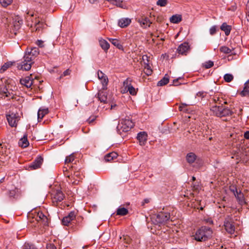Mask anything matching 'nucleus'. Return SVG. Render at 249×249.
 Here are the masks:
<instances>
[{
  "label": "nucleus",
  "instance_id": "f257e3e1",
  "mask_svg": "<svg viewBox=\"0 0 249 249\" xmlns=\"http://www.w3.org/2000/svg\"><path fill=\"white\" fill-rule=\"evenodd\" d=\"M16 89L17 87L9 84L6 85H0V98L4 99L7 98V100L16 99L17 96L15 90Z\"/></svg>",
  "mask_w": 249,
  "mask_h": 249
},
{
  "label": "nucleus",
  "instance_id": "de8ad7c7",
  "mask_svg": "<svg viewBox=\"0 0 249 249\" xmlns=\"http://www.w3.org/2000/svg\"><path fill=\"white\" fill-rule=\"evenodd\" d=\"M213 62L212 61H208L207 62H206L204 64V66L206 69L210 68L212 67H213Z\"/></svg>",
  "mask_w": 249,
  "mask_h": 249
},
{
  "label": "nucleus",
  "instance_id": "8fccbe9b",
  "mask_svg": "<svg viewBox=\"0 0 249 249\" xmlns=\"http://www.w3.org/2000/svg\"><path fill=\"white\" fill-rule=\"evenodd\" d=\"M71 71L68 69L65 71L63 73L61 74V75L60 76L59 79H61L63 77L66 76L68 75H69L71 74Z\"/></svg>",
  "mask_w": 249,
  "mask_h": 249
},
{
  "label": "nucleus",
  "instance_id": "393cba45",
  "mask_svg": "<svg viewBox=\"0 0 249 249\" xmlns=\"http://www.w3.org/2000/svg\"><path fill=\"white\" fill-rule=\"evenodd\" d=\"M118 157V154L116 152H112L108 153L105 156V160L106 161H110Z\"/></svg>",
  "mask_w": 249,
  "mask_h": 249
},
{
  "label": "nucleus",
  "instance_id": "473e14b6",
  "mask_svg": "<svg viewBox=\"0 0 249 249\" xmlns=\"http://www.w3.org/2000/svg\"><path fill=\"white\" fill-rule=\"evenodd\" d=\"M128 213V210L124 207L119 208L116 211V213L117 215L122 216L126 215Z\"/></svg>",
  "mask_w": 249,
  "mask_h": 249
},
{
  "label": "nucleus",
  "instance_id": "ddd939ff",
  "mask_svg": "<svg viewBox=\"0 0 249 249\" xmlns=\"http://www.w3.org/2000/svg\"><path fill=\"white\" fill-rule=\"evenodd\" d=\"M34 63L33 61H27L26 59L23 57V61L18 64L17 68L18 70L24 71H29L31 69L32 65Z\"/></svg>",
  "mask_w": 249,
  "mask_h": 249
},
{
  "label": "nucleus",
  "instance_id": "3c124183",
  "mask_svg": "<svg viewBox=\"0 0 249 249\" xmlns=\"http://www.w3.org/2000/svg\"><path fill=\"white\" fill-rule=\"evenodd\" d=\"M207 95V93L204 91H199L196 94V96L198 97H200L201 98H203L205 97Z\"/></svg>",
  "mask_w": 249,
  "mask_h": 249
},
{
  "label": "nucleus",
  "instance_id": "6ab92c4d",
  "mask_svg": "<svg viewBox=\"0 0 249 249\" xmlns=\"http://www.w3.org/2000/svg\"><path fill=\"white\" fill-rule=\"evenodd\" d=\"M236 194H235V196L239 204L241 205H244L246 203L244 194L241 192V191L239 192L237 189H235Z\"/></svg>",
  "mask_w": 249,
  "mask_h": 249
},
{
  "label": "nucleus",
  "instance_id": "c756f323",
  "mask_svg": "<svg viewBox=\"0 0 249 249\" xmlns=\"http://www.w3.org/2000/svg\"><path fill=\"white\" fill-rule=\"evenodd\" d=\"M182 20V17L180 15H173L170 18V21L173 23H178L180 22Z\"/></svg>",
  "mask_w": 249,
  "mask_h": 249
},
{
  "label": "nucleus",
  "instance_id": "412c9836",
  "mask_svg": "<svg viewBox=\"0 0 249 249\" xmlns=\"http://www.w3.org/2000/svg\"><path fill=\"white\" fill-rule=\"evenodd\" d=\"M18 144L20 146L24 148L27 147L29 145V142L27 139V134H25L23 135V137L20 139L18 142Z\"/></svg>",
  "mask_w": 249,
  "mask_h": 249
},
{
  "label": "nucleus",
  "instance_id": "0eeeda50",
  "mask_svg": "<svg viewBox=\"0 0 249 249\" xmlns=\"http://www.w3.org/2000/svg\"><path fill=\"white\" fill-rule=\"evenodd\" d=\"M134 125V123L132 120L129 119H123L121 122L118 124L117 129L119 131L127 132L129 131Z\"/></svg>",
  "mask_w": 249,
  "mask_h": 249
},
{
  "label": "nucleus",
  "instance_id": "9d476101",
  "mask_svg": "<svg viewBox=\"0 0 249 249\" xmlns=\"http://www.w3.org/2000/svg\"><path fill=\"white\" fill-rule=\"evenodd\" d=\"M136 20L140 24L141 27L143 28H146L147 27H149L152 24V22L149 18L143 15L141 16L140 18H137Z\"/></svg>",
  "mask_w": 249,
  "mask_h": 249
},
{
  "label": "nucleus",
  "instance_id": "a19ab883",
  "mask_svg": "<svg viewBox=\"0 0 249 249\" xmlns=\"http://www.w3.org/2000/svg\"><path fill=\"white\" fill-rule=\"evenodd\" d=\"M71 221V219L66 216L62 219V223L65 226H68Z\"/></svg>",
  "mask_w": 249,
  "mask_h": 249
},
{
  "label": "nucleus",
  "instance_id": "79ce46f5",
  "mask_svg": "<svg viewBox=\"0 0 249 249\" xmlns=\"http://www.w3.org/2000/svg\"><path fill=\"white\" fill-rule=\"evenodd\" d=\"M12 1L13 0H0V2L3 7H7L12 3Z\"/></svg>",
  "mask_w": 249,
  "mask_h": 249
},
{
  "label": "nucleus",
  "instance_id": "72a5a7b5",
  "mask_svg": "<svg viewBox=\"0 0 249 249\" xmlns=\"http://www.w3.org/2000/svg\"><path fill=\"white\" fill-rule=\"evenodd\" d=\"M36 57L33 55V54H31V53L29 52H26L24 58L26 59L27 61H33Z\"/></svg>",
  "mask_w": 249,
  "mask_h": 249
},
{
  "label": "nucleus",
  "instance_id": "aec40b11",
  "mask_svg": "<svg viewBox=\"0 0 249 249\" xmlns=\"http://www.w3.org/2000/svg\"><path fill=\"white\" fill-rule=\"evenodd\" d=\"M131 22V19L128 18H120L118 22L119 26L121 28H125L127 27Z\"/></svg>",
  "mask_w": 249,
  "mask_h": 249
},
{
  "label": "nucleus",
  "instance_id": "e2e57ef3",
  "mask_svg": "<svg viewBox=\"0 0 249 249\" xmlns=\"http://www.w3.org/2000/svg\"><path fill=\"white\" fill-rule=\"evenodd\" d=\"M219 97H214L213 98V102L215 103H217V102L218 101H219Z\"/></svg>",
  "mask_w": 249,
  "mask_h": 249
},
{
  "label": "nucleus",
  "instance_id": "a878e982",
  "mask_svg": "<svg viewBox=\"0 0 249 249\" xmlns=\"http://www.w3.org/2000/svg\"><path fill=\"white\" fill-rule=\"evenodd\" d=\"M196 157L195 153L190 152L187 155L186 160L189 163L192 164L196 160Z\"/></svg>",
  "mask_w": 249,
  "mask_h": 249
},
{
  "label": "nucleus",
  "instance_id": "13d9d810",
  "mask_svg": "<svg viewBox=\"0 0 249 249\" xmlns=\"http://www.w3.org/2000/svg\"><path fill=\"white\" fill-rule=\"evenodd\" d=\"M205 221L206 223H207L208 224H213V221L210 218L205 219Z\"/></svg>",
  "mask_w": 249,
  "mask_h": 249
},
{
  "label": "nucleus",
  "instance_id": "0e129e2a",
  "mask_svg": "<svg viewBox=\"0 0 249 249\" xmlns=\"http://www.w3.org/2000/svg\"><path fill=\"white\" fill-rule=\"evenodd\" d=\"M199 186L197 185H194L193 186V188L194 191H197L198 189Z\"/></svg>",
  "mask_w": 249,
  "mask_h": 249
},
{
  "label": "nucleus",
  "instance_id": "f03ea898",
  "mask_svg": "<svg viewBox=\"0 0 249 249\" xmlns=\"http://www.w3.org/2000/svg\"><path fill=\"white\" fill-rule=\"evenodd\" d=\"M212 234L213 231L211 228L202 226L196 231L194 239L198 242L205 241L212 237Z\"/></svg>",
  "mask_w": 249,
  "mask_h": 249
},
{
  "label": "nucleus",
  "instance_id": "864d4df0",
  "mask_svg": "<svg viewBox=\"0 0 249 249\" xmlns=\"http://www.w3.org/2000/svg\"><path fill=\"white\" fill-rule=\"evenodd\" d=\"M96 116H90L88 120H87V122L89 123V124H91L95 120H96Z\"/></svg>",
  "mask_w": 249,
  "mask_h": 249
},
{
  "label": "nucleus",
  "instance_id": "9b49d317",
  "mask_svg": "<svg viewBox=\"0 0 249 249\" xmlns=\"http://www.w3.org/2000/svg\"><path fill=\"white\" fill-rule=\"evenodd\" d=\"M131 80L127 78L123 83L124 87V90L129 92L132 95H135L137 94V90L131 84Z\"/></svg>",
  "mask_w": 249,
  "mask_h": 249
},
{
  "label": "nucleus",
  "instance_id": "a18cd8bd",
  "mask_svg": "<svg viewBox=\"0 0 249 249\" xmlns=\"http://www.w3.org/2000/svg\"><path fill=\"white\" fill-rule=\"evenodd\" d=\"M34 17V13H31L30 12H28L26 13V16H25V18L27 21H29L31 20L32 22L33 21V17Z\"/></svg>",
  "mask_w": 249,
  "mask_h": 249
},
{
  "label": "nucleus",
  "instance_id": "6e6552de",
  "mask_svg": "<svg viewBox=\"0 0 249 249\" xmlns=\"http://www.w3.org/2000/svg\"><path fill=\"white\" fill-rule=\"evenodd\" d=\"M36 224H40L43 226H48L49 224V219L42 212H36L34 217Z\"/></svg>",
  "mask_w": 249,
  "mask_h": 249
},
{
  "label": "nucleus",
  "instance_id": "052dcab7",
  "mask_svg": "<svg viewBox=\"0 0 249 249\" xmlns=\"http://www.w3.org/2000/svg\"><path fill=\"white\" fill-rule=\"evenodd\" d=\"M244 137L246 139H249V131H247L244 133Z\"/></svg>",
  "mask_w": 249,
  "mask_h": 249
},
{
  "label": "nucleus",
  "instance_id": "bb28decb",
  "mask_svg": "<svg viewBox=\"0 0 249 249\" xmlns=\"http://www.w3.org/2000/svg\"><path fill=\"white\" fill-rule=\"evenodd\" d=\"M99 44L102 49L105 52H107L110 47V45L107 41L103 39L99 40Z\"/></svg>",
  "mask_w": 249,
  "mask_h": 249
},
{
  "label": "nucleus",
  "instance_id": "338daca9",
  "mask_svg": "<svg viewBox=\"0 0 249 249\" xmlns=\"http://www.w3.org/2000/svg\"><path fill=\"white\" fill-rule=\"evenodd\" d=\"M246 8H247V10L248 11V13L249 16V0H248V2L247 3Z\"/></svg>",
  "mask_w": 249,
  "mask_h": 249
},
{
  "label": "nucleus",
  "instance_id": "f3484780",
  "mask_svg": "<svg viewBox=\"0 0 249 249\" xmlns=\"http://www.w3.org/2000/svg\"><path fill=\"white\" fill-rule=\"evenodd\" d=\"M137 138L139 141L140 144L141 145H144L147 140V134L144 131L140 132L138 134Z\"/></svg>",
  "mask_w": 249,
  "mask_h": 249
},
{
  "label": "nucleus",
  "instance_id": "4c0bfd02",
  "mask_svg": "<svg viewBox=\"0 0 249 249\" xmlns=\"http://www.w3.org/2000/svg\"><path fill=\"white\" fill-rule=\"evenodd\" d=\"M220 51L226 54L230 53L231 52V50L228 47L223 46L220 48Z\"/></svg>",
  "mask_w": 249,
  "mask_h": 249
},
{
  "label": "nucleus",
  "instance_id": "dca6fc26",
  "mask_svg": "<svg viewBox=\"0 0 249 249\" xmlns=\"http://www.w3.org/2000/svg\"><path fill=\"white\" fill-rule=\"evenodd\" d=\"M190 46L187 42H184L181 44L177 49L178 53L179 54L186 55V53L189 51Z\"/></svg>",
  "mask_w": 249,
  "mask_h": 249
},
{
  "label": "nucleus",
  "instance_id": "09e8293b",
  "mask_svg": "<svg viewBox=\"0 0 249 249\" xmlns=\"http://www.w3.org/2000/svg\"><path fill=\"white\" fill-rule=\"evenodd\" d=\"M18 20L17 22L16 20L15 21L14 23V26L16 28H19L20 25H21L23 23V21L21 19H19V18H18L17 19Z\"/></svg>",
  "mask_w": 249,
  "mask_h": 249
},
{
  "label": "nucleus",
  "instance_id": "f704fd0d",
  "mask_svg": "<svg viewBox=\"0 0 249 249\" xmlns=\"http://www.w3.org/2000/svg\"><path fill=\"white\" fill-rule=\"evenodd\" d=\"M143 71L148 76L151 75L152 73V70L149 64L148 63H145Z\"/></svg>",
  "mask_w": 249,
  "mask_h": 249
},
{
  "label": "nucleus",
  "instance_id": "2f4dec72",
  "mask_svg": "<svg viewBox=\"0 0 249 249\" xmlns=\"http://www.w3.org/2000/svg\"><path fill=\"white\" fill-rule=\"evenodd\" d=\"M14 62L9 61L4 63L1 67L0 69V72L1 73L5 71L8 68L11 67L13 65Z\"/></svg>",
  "mask_w": 249,
  "mask_h": 249
},
{
  "label": "nucleus",
  "instance_id": "e433bc0d",
  "mask_svg": "<svg viewBox=\"0 0 249 249\" xmlns=\"http://www.w3.org/2000/svg\"><path fill=\"white\" fill-rule=\"evenodd\" d=\"M74 160V156L73 154H71L69 155V156L66 157L65 162V164H68V166L69 167V165L68 164L72 162Z\"/></svg>",
  "mask_w": 249,
  "mask_h": 249
},
{
  "label": "nucleus",
  "instance_id": "37998d69",
  "mask_svg": "<svg viewBox=\"0 0 249 249\" xmlns=\"http://www.w3.org/2000/svg\"><path fill=\"white\" fill-rule=\"evenodd\" d=\"M31 53V54H33L34 56L36 57L39 54V50L37 48L35 47L31 49L30 51H29Z\"/></svg>",
  "mask_w": 249,
  "mask_h": 249
},
{
  "label": "nucleus",
  "instance_id": "4d7b16f0",
  "mask_svg": "<svg viewBox=\"0 0 249 249\" xmlns=\"http://www.w3.org/2000/svg\"><path fill=\"white\" fill-rule=\"evenodd\" d=\"M36 44L38 46H39V47H41V48H42L44 47V45H43V41L41 40H38L37 41H36Z\"/></svg>",
  "mask_w": 249,
  "mask_h": 249
},
{
  "label": "nucleus",
  "instance_id": "cd10ccee",
  "mask_svg": "<svg viewBox=\"0 0 249 249\" xmlns=\"http://www.w3.org/2000/svg\"><path fill=\"white\" fill-rule=\"evenodd\" d=\"M220 29L225 32L226 36H229L231 33V26L227 24L226 23H223L220 27Z\"/></svg>",
  "mask_w": 249,
  "mask_h": 249
},
{
  "label": "nucleus",
  "instance_id": "1a4fd4ad",
  "mask_svg": "<svg viewBox=\"0 0 249 249\" xmlns=\"http://www.w3.org/2000/svg\"><path fill=\"white\" fill-rule=\"evenodd\" d=\"M6 118L9 124L11 127H16L18 122L19 120V117L18 114L13 112L6 115Z\"/></svg>",
  "mask_w": 249,
  "mask_h": 249
},
{
  "label": "nucleus",
  "instance_id": "774afa93",
  "mask_svg": "<svg viewBox=\"0 0 249 249\" xmlns=\"http://www.w3.org/2000/svg\"><path fill=\"white\" fill-rule=\"evenodd\" d=\"M15 195V192L14 191H10V194H9V195H10V196H14Z\"/></svg>",
  "mask_w": 249,
  "mask_h": 249
},
{
  "label": "nucleus",
  "instance_id": "b1692460",
  "mask_svg": "<svg viewBox=\"0 0 249 249\" xmlns=\"http://www.w3.org/2000/svg\"><path fill=\"white\" fill-rule=\"evenodd\" d=\"M49 112L48 108H40L38 111V120L42 119L44 116Z\"/></svg>",
  "mask_w": 249,
  "mask_h": 249
},
{
  "label": "nucleus",
  "instance_id": "603ef678",
  "mask_svg": "<svg viewBox=\"0 0 249 249\" xmlns=\"http://www.w3.org/2000/svg\"><path fill=\"white\" fill-rule=\"evenodd\" d=\"M216 30H217L216 26H215V25L213 26L210 29V34L213 36L215 34Z\"/></svg>",
  "mask_w": 249,
  "mask_h": 249
},
{
  "label": "nucleus",
  "instance_id": "5701e85b",
  "mask_svg": "<svg viewBox=\"0 0 249 249\" xmlns=\"http://www.w3.org/2000/svg\"><path fill=\"white\" fill-rule=\"evenodd\" d=\"M108 40L118 49L121 50H123L124 48L123 45L121 44L120 41L116 38H108Z\"/></svg>",
  "mask_w": 249,
  "mask_h": 249
},
{
  "label": "nucleus",
  "instance_id": "bf43d9fd",
  "mask_svg": "<svg viewBox=\"0 0 249 249\" xmlns=\"http://www.w3.org/2000/svg\"><path fill=\"white\" fill-rule=\"evenodd\" d=\"M123 240H124V241L126 243H129L130 241V239L129 238V236H124L123 237Z\"/></svg>",
  "mask_w": 249,
  "mask_h": 249
},
{
  "label": "nucleus",
  "instance_id": "c9c22d12",
  "mask_svg": "<svg viewBox=\"0 0 249 249\" xmlns=\"http://www.w3.org/2000/svg\"><path fill=\"white\" fill-rule=\"evenodd\" d=\"M110 3L119 7H123L122 0H107Z\"/></svg>",
  "mask_w": 249,
  "mask_h": 249
},
{
  "label": "nucleus",
  "instance_id": "c03bdc74",
  "mask_svg": "<svg viewBox=\"0 0 249 249\" xmlns=\"http://www.w3.org/2000/svg\"><path fill=\"white\" fill-rule=\"evenodd\" d=\"M23 249H37L35 246L33 244L29 243H25L23 247Z\"/></svg>",
  "mask_w": 249,
  "mask_h": 249
},
{
  "label": "nucleus",
  "instance_id": "39448f33",
  "mask_svg": "<svg viewBox=\"0 0 249 249\" xmlns=\"http://www.w3.org/2000/svg\"><path fill=\"white\" fill-rule=\"evenodd\" d=\"M170 217V213L160 212L157 214L153 215L151 220L154 224L158 225L166 222L169 219Z\"/></svg>",
  "mask_w": 249,
  "mask_h": 249
},
{
  "label": "nucleus",
  "instance_id": "680f3d73",
  "mask_svg": "<svg viewBox=\"0 0 249 249\" xmlns=\"http://www.w3.org/2000/svg\"><path fill=\"white\" fill-rule=\"evenodd\" d=\"M180 79V78H177V79H175L173 80V85H174V86H178V80Z\"/></svg>",
  "mask_w": 249,
  "mask_h": 249
},
{
  "label": "nucleus",
  "instance_id": "20e7f679",
  "mask_svg": "<svg viewBox=\"0 0 249 249\" xmlns=\"http://www.w3.org/2000/svg\"><path fill=\"white\" fill-rule=\"evenodd\" d=\"M51 197L53 206H56L65 197L64 194L59 188L53 189L51 192Z\"/></svg>",
  "mask_w": 249,
  "mask_h": 249
},
{
  "label": "nucleus",
  "instance_id": "2eb2a0df",
  "mask_svg": "<svg viewBox=\"0 0 249 249\" xmlns=\"http://www.w3.org/2000/svg\"><path fill=\"white\" fill-rule=\"evenodd\" d=\"M98 78L101 80L103 85V89L106 88L108 84V80L107 77L101 71L99 70L97 72Z\"/></svg>",
  "mask_w": 249,
  "mask_h": 249
},
{
  "label": "nucleus",
  "instance_id": "a211bd4d",
  "mask_svg": "<svg viewBox=\"0 0 249 249\" xmlns=\"http://www.w3.org/2000/svg\"><path fill=\"white\" fill-rule=\"evenodd\" d=\"M20 83L21 85L24 86L27 88H30L33 83V80L30 77L26 76L20 80Z\"/></svg>",
  "mask_w": 249,
  "mask_h": 249
},
{
  "label": "nucleus",
  "instance_id": "c85d7f7f",
  "mask_svg": "<svg viewBox=\"0 0 249 249\" xmlns=\"http://www.w3.org/2000/svg\"><path fill=\"white\" fill-rule=\"evenodd\" d=\"M98 97L101 102L104 104L107 103V95L104 91H99L98 93Z\"/></svg>",
  "mask_w": 249,
  "mask_h": 249
},
{
  "label": "nucleus",
  "instance_id": "7c9ffc66",
  "mask_svg": "<svg viewBox=\"0 0 249 249\" xmlns=\"http://www.w3.org/2000/svg\"><path fill=\"white\" fill-rule=\"evenodd\" d=\"M169 76L167 74H165L164 77H163L160 81L157 83L158 86H163L167 84L169 82Z\"/></svg>",
  "mask_w": 249,
  "mask_h": 249
},
{
  "label": "nucleus",
  "instance_id": "6e6d98bb",
  "mask_svg": "<svg viewBox=\"0 0 249 249\" xmlns=\"http://www.w3.org/2000/svg\"><path fill=\"white\" fill-rule=\"evenodd\" d=\"M40 24V23L39 20H36V21L35 22V27L36 28V30H39V28L40 27V26H39Z\"/></svg>",
  "mask_w": 249,
  "mask_h": 249
},
{
  "label": "nucleus",
  "instance_id": "ea45409f",
  "mask_svg": "<svg viewBox=\"0 0 249 249\" xmlns=\"http://www.w3.org/2000/svg\"><path fill=\"white\" fill-rule=\"evenodd\" d=\"M167 0H158L156 2V4L157 5L160 6L161 7L165 6L167 4Z\"/></svg>",
  "mask_w": 249,
  "mask_h": 249
},
{
  "label": "nucleus",
  "instance_id": "423d86ee",
  "mask_svg": "<svg viewBox=\"0 0 249 249\" xmlns=\"http://www.w3.org/2000/svg\"><path fill=\"white\" fill-rule=\"evenodd\" d=\"M63 172L64 173V175L67 176L69 179L68 181L72 184H78L80 180L82 178V175L79 171L74 172L73 175H68L67 167H64L63 168Z\"/></svg>",
  "mask_w": 249,
  "mask_h": 249
},
{
  "label": "nucleus",
  "instance_id": "7ed1b4c3",
  "mask_svg": "<svg viewBox=\"0 0 249 249\" xmlns=\"http://www.w3.org/2000/svg\"><path fill=\"white\" fill-rule=\"evenodd\" d=\"M211 111L213 115L219 117L229 116L232 114L233 112L228 107L221 105H216L212 107Z\"/></svg>",
  "mask_w": 249,
  "mask_h": 249
},
{
  "label": "nucleus",
  "instance_id": "58836bf2",
  "mask_svg": "<svg viewBox=\"0 0 249 249\" xmlns=\"http://www.w3.org/2000/svg\"><path fill=\"white\" fill-rule=\"evenodd\" d=\"M233 79V76L231 74L227 73L224 76V79L226 82H230Z\"/></svg>",
  "mask_w": 249,
  "mask_h": 249
},
{
  "label": "nucleus",
  "instance_id": "69168bd1",
  "mask_svg": "<svg viewBox=\"0 0 249 249\" xmlns=\"http://www.w3.org/2000/svg\"><path fill=\"white\" fill-rule=\"evenodd\" d=\"M149 202V199L148 198H145L143 200V202L142 203V205H144L145 203H148Z\"/></svg>",
  "mask_w": 249,
  "mask_h": 249
},
{
  "label": "nucleus",
  "instance_id": "5fc2aeb1",
  "mask_svg": "<svg viewBox=\"0 0 249 249\" xmlns=\"http://www.w3.org/2000/svg\"><path fill=\"white\" fill-rule=\"evenodd\" d=\"M46 249H56L54 245L52 244H48L46 245Z\"/></svg>",
  "mask_w": 249,
  "mask_h": 249
},
{
  "label": "nucleus",
  "instance_id": "49530a36",
  "mask_svg": "<svg viewBox=\"0 0 249 249\" xmlns=\"http://www.w3.org/2000/svg\"><path fill=\"white\" fill-rule=\"evenodd\" d=\"M76 215V213L74 211H72L70 212L68 215L66 216L73 220L75 218Z\"/></svg>",
  "mask_w": 249,
  "mask_h": 249
},
{
  "label": "nucleus",
  "instance_id": "4be33fe9",
  "mask_svg": "<svg viewBox=\"0 0 249 249\" xmlns=\"http://www.w3.org/2000/svg\"><path fill=\"white\" fill-rule=\"evenodd\" d=\"M242 96H249V80L244 84L243 89L240 92Z\"/></svg>",
  "mask_w": 249,
  "mask_h": 249
},
{
  "label": "nucleus",
  "instance_id": "f8f14e48",
  "mask_svg": "<svg viewBox=\"0 0 249 249\" xmlns=\"http://www.w3.org/2000/svg\"><path fill=\"white\" fill-rule=\"evenodd\" d=\"M224 226L226 231L230 234L234 233L235 227L232 220L229 217L226 218L224 221Z\"/></svg>",
  "mask_w": 249,
  "mask_h": 249
},
{
  "label": "nucleus",
  "instance_id": "4468645a",
  "mask_svg": "<svg viewBox=\"0 0 249 249\" xmlns=\"http://www.w3.org/2000/svg\"><path fill=\"white\" fill-rule=\"evenodd\" d=\"M43 162V157L41 156H38L29 167L32 169H36L40 167Z\"/></svg>",
  "mask_w": 249,
  "mask_h": 249
}]
</instances>
